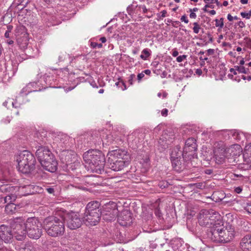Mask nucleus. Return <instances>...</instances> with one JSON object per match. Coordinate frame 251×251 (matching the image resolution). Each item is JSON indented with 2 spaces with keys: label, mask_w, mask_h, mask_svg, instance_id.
<instances>
[{
  "label": "nucleus",
  "mask_w": 251,
  "mask_h": 251,
  "mask_svg": "<svg viewBox=\"0 0 251 251\" xmlns=\"http://www.w3.org/2000/svg\"><path fill=\"white\" fill-rule=\"evenodd\" d=\"M231 177L232 178V179H235V177H239L241 179H243V176L241 174H233V175L231 176Z\"/></svg>",
  "instance_id": "obj_47"
},
{
  "label": "nucleus",
  "mask_w": 251,
  "mask_h": 251,
  "mask_svg": "<svg viewBox=\"0 0 251 251\" xmlns=\"http://www.w3.org/2000/svg\"><path fill=\"white\" fill-rule=\"evenodd\" d=\"M242 191V188L241 187H237L234 189V191L237 193L240 194Z\"/></svg>",
  "instance_id": "obj_52"
},
{
  "label": "nucleus",
  "mask_w": 251,
  "mask_h": 251,
  "mask_svg": "<svg viewBox=\"0 0 251 251\" xmlns=\"http://www.w3.org/2000/svg\"><path fill=\"white\" fill-rule=\"evenodd\" d=\"M18 251H36V250L32 243H27L20 247Z\"/></svg>",
  "instance_id": "obj_27"
},
{
  "label": "nucleus",
  "mask_w": 251,
  "mask_h": 251,
  "mask_svg": "<svg viewBox=\"0 0 251 251\" xmlns=\"http://www.w3.org/2000/svg\"><path fill=\"white\" fill-rule=\"evenodd\" d=\"M10 227L15 238L19 241H22L26 237L25 219L22 217H16L9 220Z\"/></svg>",
  "instance_id": "obj_6"
},
{
  "label": "nucleus",
  "mask_w": 251,
  "mask_h": 251,
  "mask_svg": "<svg viewBox=\"0 0 251 251\" xmlns=\"http://www.w3.org/2000/svg\"><path fill=\"white\" fill-rule=\"evenodd\" d=\"M175 138V135L171 131V129H166L163 131L161 137L158 142L159 144L162 146L163 149H166L168 147V145L173 142Z\"/></svg>",
  "instance_id": "obj_14"
},
{
  "label": "nucleus",
  "mask_w": 251,
  "mask_h": 251,
  "mask_svg": "<svg viewBox=\"0 0 251 251\" xmlns=\"http://www.w3.org/2000/svg\"><path fill=\"white\" fill-rule=\"evenodd\" d=\"M14 236L10 227L5 225L0 226V237L4 243H11Z\"/></svg>",
  "instance_id": "obj_11"
},
{
  "label": "nucleus",
  "mask_w": 251,
  "mask_h": 251,
  "mask_svg": "<svg viewBox=\"0 0 251 251\" xmlns=\"http://www.w3.org/2000/svg\"><path fill=\"white\" fill-rule=\"evenodd\" d=\"M215 25L216 27H219L222 28L224 26V19L221 18L219 20L216 19L215 20Z\"/></svg>",
  "instance_id": "obj_36"
},
{
  "label": "nucleus",
  "mask_w": 251,
  "mask_h": 251,
  "mask_svg": "<svg viewBox=\"0 0 251 251\" xmlns=\"http://www.w3.org/2000/svg\"><path fill=\"white\" fill-rule=\"evenodd\" d=\"M15 190V188L13 186L9 185H3L0 187V191L2 193H12Z\"/></svg>",
  "instance_id": "obj_28"
},
{
  "label": "nucleus",
  "mask_w": 251,
  "mask_h": 251,
  "mask_svg": "<svg viewBox=\"0 0 251 251\" xmlns=\"http://www.w3.org/2000/svg\"><path fill=\"white\" fill-rule=\"evenodd\" d=\"M7 198L8 197L0 198V207L3 206L5 203L7 202Z\"/></svg>",
  "instance_id": "obj_43"
},
{
  "label": "nucleus",
  "mask_w": 251,
  "mask_h": 251,
  "mask_svg": "<svg viewBox=\"0 0 251 251\" xmlns=\"http://www.w3.org/2000/svg\"><path fill=\"white\" fill-rule=\"evenodd\" d=\"M246 210L249 213L251 214V204L249 205L246 208Z\"/></svg>",
  "instance_id": "obj_60"
},
{
  "label": "nucleus",
  "mask_w": 251,
  "mask_h": 251,
  "mask_svg": "<svg viewBox=\"0 0 251 251\" xmlns=\"http://www.w3.org/2000/svg\"><path fill=\"white\" fill-rule=\"evenodd\" d=\"M114 140V139L113 137V136L110 134L106 135L105 137L103 136L102 140L103 144H105L106 145H108L112 143Z\"/></svg>",
  "instance_id": "obj_31"
},
{
  "label": "nucleus",
  "mask_w": 251,
  "mask_h": 251,
  "mask_svg": "<svg viewBox=\"0 0 251 251\" xmlns=\"http://www.w3.org/2000/svg\"><path fill=\"white\" fill-rule=\"evenodd\" d=\"M196 141L194 138H190L186 140L182 151L183 157L188 156L189 157L190 156H194L196 154L197 147Z\"/></svg>",
  "instance_id": "obj_10"
},
{
  "label": "nucleus",
  "mask_w": 251,
  "mask_h": 251,
  "mask_svg": "<svg viewBox=\"0 0 251 251\" xmlns=\"http://www.w3.org/2000/svg\"><path fill=\"white\" fill-rule=\"evenodd\" d=\"M36 155L40 164L54 157L50 150L44 146H41L38 148L36 151Z\"/></svg>",
  "instance_id": "obj_13"
},
{
  "label": "nucleus",
  "mask_w": 251,
  "mask_h": 251,
  "mask_svg": "<svg viewBox=\"0 0 251 251\" xmlns=\"http://www.w3.org/2000/svg\"><path fill=\"white\" fill-rule=\"evenodd\" d=\"M159 64V61H154L152 62L151 66H152L153 67L156 68L158 67Z\"/></svg>",
  "instance_id": "obj_53"
},
{
  "label": "nucleus",
  "mask_w": 251,
  "mask_h": 251,
  "mask_svg": "<svg viewBox=\"0 0 251 251\" xmlns=\"http://www.w3.org/2000/svg\"><path fill=\"white\" fill-rule=\"evenodd\" d=\"M135 75L134 74H131L128 78V82L129 85H131L133 84V79L135 78Z\"/></svg>",
  "instance_id": "obj_45"
},
{
  "label": "nucleus",
  "mask_w": 251,
  "mask_h": 251,
  "mask_svg": "<svg viewBox=\"0 0 251 251\" xmlns=\"http://www.w3.org/2000/svg\"><path fill=\"white\" fill-rule=\"evenodd\" d=\"M203 1L206 4L216 3L218 4V0H203Z\"/></svg>",
  "instance_id": "obj_46"
},
{
  "label": "nucleus",
  "mask_w": 251,
  "mask_h": 251,
  "mask_svg": "<svg viewBox=\"0 0 251 251\" xmlns=\"http://www.w3.org/2000/svg\"><path fill=\"white\" fill-rule=\"evenodd\" d=\"M31 91H32L31 90L28 89V86L25 87L24 88H23L22 89V90L20 92V93L19 94V98H20V97H24V96H26Z\"/></svg>",
  "instance_id": "obj_34"
},
{
  "label": "nucleus",
  "mask_w": 251,
  "mask_h": 251,
  "mask_svg": "<svg viewBox=\"0 0 251 251\" xmlns=\"http://www.w3.org/2000/svg\"><path fill=\"white\" fill-rule=\"evenodd\" d=\"M69 137L63 133H59L55 137L54 141L60 147H63L64 145H66L68 143Z\"/></svg>",
  "instance_id": "obj_25"
},
{
  "label": "nucleus",
  "mask_w": 251,
  "mask_h": 251,
  "mask_svg": "<svg viewBox=\"0 0 251 251\" xmlns=\"http://www.w3.org/2000/svg\"><path fill=\"white\" fill-rule=\"evenodd\" d=\"M240 247L243 251H251V234H247L241 240Z\"/></svg>",
  "instance_id": "obj_24"
},
{
  "label": "nucleus",
  "mask_w": 251,
  "mask_h": 251,
  "mask_svg": "<svg viewBox=\"0 0 251 251\" xmlns=\"http://www.w3.org/2000/svg\"><path fill=\"white\" fill-rule=\"evenodd\" d=\"M212 238L217 242H227L229 240L226 237V230L224 227H216L212 231Z\"/></svg>",
  "instance_id": "obj_16"
},
{
  "label": "nucleus",
  "mask_w": 251,
  "mask_h": 251,
  "mask_svg": "<svg viewBox=\"0 0 251 251\" xmlns=\"http://www.w3.org/2000/svg\"><path fill=\"white\" fill-rule=\"evenodd\" d=\"M168 110L166 108L163 109L161 111V115L162 116L166 117L168 115Z\"/></svg>",
  "instance_id": "obj_49"
},
{
  "label": "nucleus",
  "mask_w": 251,
  "mask_h": 251,
  "mask_svg": "<svg viewBox=\"0 0 251 251\" xmlns=\"http://www.w3.org/2000/svg\"><path fill=\"white\" fill-rule=\"evenodd\" d=\"M101 214L95 212H85L83 217V221L87 226H94L97 225L100 221Z\"/></svg>",
  "instance_id": "obj_12"
},
{
  "label": "nucleus",
  "mask_w": 251,
  "mask_h": 251,
  "mask_svg": "<svg viewBox=\"0 0 251 251\" xmlns=\"http://www.w3.org/2000/svg\"><path fill=\"white\" fill-rule=\"evenodd\" d=\"M79 166L80 161L77 159L75 160V161H73L72 163H70L69 165H67L66 167H67L68 170H71L73 171L76 169L78 167H79Z\"/></svg>",
  "instance_id": "obj_30"
},
{
  "label": "nucleus",
  "mask_w": 251,
  "mask_h": 251,
  "mask_svg": "<svg viewBox=\"0 0 251 251\" xmlns=\"http://www.w3.org/2000/svg\"><path fill=\"white\" fill-rule=\"evenodd\" d=\"M100 203L97 201L89 202L86 206L85 212H95L98 214H101L100 208Z\"/></svg>",
  "instance_id": "obj_23"
},
{
  "label": "nucleus",
  "mask_w": 251,
  "mask_h": 251,
  "mask_svg": "<svg viewBox=\"0 0 251 251\" xmlns=\"http://www.w3.org/2000/svg\"><path fill=\"white\" fill-rule=\"evenodd\" d=\"M90 47H91V48H93V49H96V48L100 49L102 47V45L101 43L98 44L96 42H91L90 43Z\"/></svg>",
  "instance_id": "obj_39"
},
{
  "label": "nucleus",
  "mask_w": 251,
  "mask_h": 251,
  "mask_svg": "<svg viewBox=\"0 0 251 251\" xmlns=\"http://www.w3.org/2000/svg\"><path fill=\"white\" fill-rule=\"evenodd\" d=\"M196 74H197L198 75H201L202 73V70L200 69H197L196 71Z\"/></svg>",
  "instance_id": "obj_62"
},
{
  "label": "nucleus",
  "mask_w": 251,
  "mask_h": 251,
  "mask_svg": "<svg viewBox=\"0 0 251 251\" xmlns=\"http://www.w3.org/2000/svg\"><path fill=\"white\" fill-rule=\"evenodd\" d=\"M5 197H8V198H7V202L9 201V203H12L11 201H15L16 199V197L14 195H12V193L8 194Z\"/></svg>",
  "instance_id": "obj_40"
},
{
  "label": "nucleus",
  "mask_w": 251,
  "mask_h": 251,
  "mask_svg": "<svg viewBox=\"0 0 251 251\" xmlns=\"http://www.w3.org/2000/svg\"><path fill=\"white\" fill-rule=\"evenodd\" d=\"M241 15L243 18H245L247 19H250L251 16V11H250L249 13L241 12Z\"/></svg>",
  "instance_id": "obj_42"
},
{
  "label": "nucleus",
  "mask_w": 251,
  "mask_h": 251,
  "mask_svg": "<svg viewBox=\"0 0 251 251\" xmlns=\"http://www.w3.org/2000/svg\"><path fill=\"white\" fill-rule=\"evenodd\" d=\"M57 162L55 157L46 160L41 164L44 169L50 172H54L57 168Z\"/></svg>",
  "instance_id": "obj_22"
},
{
  "label": "nucleus",
  "mask_w": 251,
  "mask_h": 251,
  "mask_svg": "<svg viewBox=\"0 0 251 251\" xmlns=\"http://www.w3.org/2000/svg\"><path fill=\"white\" fill-rule=\"evenodd\" d=\"M178 55V52L176 50H175L173 51L172 55L174 57H176Z\"/></svg>",
  "instance_id": "obj_64"
},
{
  "label": "nucleus",
  "mask_w": 251,
  "mask_h": 251,
  "mask_svg": "<svg viewBox=\"0 0 251 251\" xmlns=\"http://www.w3.org/2000/svg\"><path fill=\"white\" fill-rule=\"evenodd\" d=\"M77 159L76 154L72 151L63 150L60 154L61 161L66 166Z\"/></svg>",
  "instance_id": "obj_15"
},
{
  "label": "nucleus",
  "mask_w": 251,
  "mask_h": 251,
  "mask_svg": "<svg viewBox=\"0 0 251 251\" xmlns=\"http://www.w3.org/2000/svg\"><path fill=\"white\" fill-rule=\"evenodd\" d=\"M115 85L118 87H121L122 90H125L126 89V85L123 80L116 82Z\"/></svg>",
  "instance_id": "obj_38"
},
{
  "label": "nucleus",
  "mask_w": 251,
  "mask_h": 251,
  "mask_svg": "<svg viewBox=\"0 0 251 251\" xmlns=\"http://www.w3.org/2000/svg\"><path fill=\"white\" fill-rule=\"evenodd\" d=\"M45 189L49 194H53L54 192V189L53 187L46 188Z\"/></svg>",
  "instance_id": "obj_50"
},
{
  "label": "nucleus",
  "mask_w": 251,
  "mask_h": 251,
  "mask_svg": "<svg viewBox=\"0 0 251 251\" xmlns=\"http://www.w3.org/2000/svg\"><path fill=\"white\" fill-rule=\"evenodd\" d=\"M107 155V165L113 171H120L129 164L130 156L126 150H113L109 151Z\"/></svg>",
  "instance_id": "obj_1"
},
{
  "label": "nucleus",
  "mask_w": 251,
  "mask_h": 251,
  "mask_svg": "<svg viewBox=\"0 0 251 251\" xmlns=\"http://www.w3.org/2000/svg\"><path fill=\"white\" fill-rule=\"evenodd\" d=\"M144 133L142 129H136L127 136V140L129 143L136 145L140 140L144 139Z\"/></svg>",
  "instance_id": "obj_17"
},
{
  "label": "nucleus",
  "mask_w": 251,
  "mask_h": 251,
  "mask_svg": "<svg viewBox=\"0 0 251 251\" xmlns=\"http://www.w3.org/2000/svg\"><path fill=\"white\" fill-rule=\"evenodd\" d=\"M83 159L93 172L101 174L104 172L105 157L99 150H89L83 154Z\"/></svg>",
  "instance_id": "obj_3"
},
{
  "label": "nucleus",
  "mask_w": 251,
  "mask_h": 251,
  "mask_svg": "<svg viewBox=\"0 0 251 251\" xmlns=\"http://www.w3.org/2000/svg\"><path fill=\"white\" fill-rule=\"evenodd\" d=\"M132 5H131L130 6H128L127 8V11L129 14H131L132 13Z\"/></svg>",
  "instance_id": "obj_57"
},
{
  "label": "nucleus",
  "mask_w": 251,
  "mask_h": 251,
  "mask_svg": "<svg viewBox=\"0 0 251 251\" xmlns=\"http://www.w3.org/2000/svg\"><path fill=\"white\" fill-rule=\"evenodd\" d=\"M242 78L244 80L247 79L248 81H250V80H251V76L249 75V76H246L245 75H242Z\"/></svg>",
  "instance_id": "obj_58"
},
{
  "label": "nucleus",
  "mask_w": 251,
  "mask_h": 251,
  "mask_svg": "<svg viewBox=\"0 0 251 251\" xmlns=\"http://www.w3.org/2000/svg\"><path fill=\"white\" fill-rule=\"evenodd\" d=\"M118 221L122 226L129 225L131 223V213L128 210L122 211L118 216Z\"/></svg>",
  "instance_id": "obj_19"
},
{
  "label": "nucleus",
  "mask_w": 251,
  "mask_h": 251,
  "mask_svg": "<svg viewBox=\"0 0 251 251\" xmlns=\"http://www.w3.org/2000/svg\"><path fill=\"white\" fill-rule=\"evenodd\" d=\"M180 20L182 22H184L185 23L187 24L189 22V20L187 17L184 15L180 18Z\"/></svg>",
  "instance_id": "obj_48"
},
{
  "label": "nucleus",
  "mask_w": 251,
  "mask_h": 251,
  "mask_svg": "<svg viewBox=\"0 0 251 251\" xmlns=\"http://www.w3.org/2000/svg\"><path fill=\"white\" fill-rule=\"evenodd\" d=\"M145 75H144V72H142L141 73H139L138 75H137V79L139 81H140L142 78H143L144 77Z\"/></svg>",
  "instance_id": "obj_51"
},
{
  "label": "nucleus",
  "mask_w": 251,
  "mask_h": 251,
  "mask_svg": "<svg viewBox=\"0 0 251 251\" xmlns=\"http://www.w3.org/2000/svg\"><path fill=\"white\" fill-rule=\"evenodd\" d=\"M190 17L191 18L195 19L197 17V15L195 12H191L190 14Z\"/></svg>",
  "instance_id": "obj_59"
},
{
  "label": "nucleus",
  "mask_w": 251,
  "mask_h": 251,
  "mask_svg": "<svg viewBox=\"0 0 251 251\" xmlns=\"http://www.w3.org/2000/svg\"><path fill=\"white\" fill-rule=\"evenodd\" d=\"M18 170L23 174H28L34 168L36 160L34 155L27 151L21 152L16 157Z\"/></svg>",
  "instance_id": "obj_4"
},
{
  "label": "nucleus",
  "mask_w": 251,
  "mask_h": 251,
  "mask_svg": "<svg viewBox=\"0 0 251 251\" xmlns=\"http://www.w3.org/2000/svg\"><path fill=\"white\" fill-rule=\"evenodd\" d=\"M118 210L117 204L113 202L104 205L101 211L103 220L109 222L115 219L118 215Z\"/></svg>",
  "instance_id": "obj_9"
},
{
  "label": "nucleus",
  "mask_w": 251,
  "mask_h": 251,
  "mask_svg": "<svg viewBox=\"0 0 251 251\" xmlns=\"http://www.w3.org/2000/svg\"><path fill=\"white\" fill-rule=\"evenodd\" d=\"M5 211L7 214H12L17 211V207L13 203H8L5 206Z\"/></svg>",
  "instance_id": "obj_26"
},
{
  "label": "nucleus",
  "mask_w": 251,
  "mask_h": 251,
  "mask_svg": "<svg viewBox=\"0 0 251 251\" xmlns=\"http://www.w3.org/2000/svg\"><path fill=\"white\" fill-rule=\"evenodd\" d=\"M237 25H238L239 26V27H241V28H243V27H244L245 26V23H244L243 22L241 21H239V22L237 23Z\"/></svg>",
  "instance_id": "obj_54"
},
{
  "label": "nucleus",
  "mask_w": 251,
  "mask_h": 251,
  "mask_svg": "<svg viewBox=\"0 0 251 251\" xmlns=\"http://www.w3.org/2000/svg\"><path fill=\"white\" fill-rule=\"evenodd\" d=\"M243 157L248 158V161L251 162V144L245 147Z\"/></svg>",
  "instance_id": "obj_29"
},
{
  "label": "nucleus",
  "mask_w": 251,
  "mask_h": 251,
  "mask_svg": "<svg viewBox=\"0 0 251 251\" xmlns=\"http://www.w3.org/2000/svg\"><path fill=\"white\" fill-rule=\"evenodd\" d=\"M226 230H227V235L228 236H230V239H231L232 237H233V232H234V228L232 226H229V230L227 228H226Z\"/></svg>",
  "instance_id": "obj_41"
},
{
  "label": "nucleus",
  "mask_w": 251,
  "mask_h": 251,
  "mask_svg": "<svg viewBox=\"0 0 251 251\" xmlns=\"http://www.w3.org/2000/svg\"><path fill=\"white\" fill-rule=\"evenodd\" d=\"M170 184L166 180H162L158 183V186L161 189L167 188Z\"/></svg>",
  "instance_id": "obj_35"
},
{
  "label": "nucleus",
  "mask_w": 251,
  "mask_h": 251,
  "mask_svg": "<svg viewBox=\"0 0 251 251\" xmlns=\"http://www.w3.org/2000/svg\"><path fill=\"white\" fill-rule=\"evenodd\" d=\"M63 217L67 226L71 230L79 228L83 223V218L80 217L79 214L77 212H71L66 214Z\"/></svg>",
  "instance_id": "obj_8"
},
{
  "label": "nucleus",
  "mask_w": 251,
  "mask_h": 251,
  "mask_svg": "<svg viewBox=\"0 0 251 251\" xmlns=\"http://www.w3.org/2000/svg\"><path fill=\"white\" fill-rule=\"evenodd\" d=\"M229 158L239 156L242 151L241 146L237 144L233 145L229 148H225Z\"/></svg>",
  "instance_id": "obj_20"
},
{
  "label": "nucleus",
  "mask_w": 251,
  "mask_h": 251,
  "mask_svg": "<svg viewBox=\"0 0 251 251\" xmlns=\"http://www.w3.org/2000/svg\"><path fill=\"white\" fill-rule=\"evenodd\" d=\"M194 27L193 28V31L195 33L198 34L199 31L200 29H201V27L200 25H199V24L197 22H195L193 23Z\"/></svg>",
  "instance_id": "obj_37"
},
{
  "label": "nucleus",
  "mask_w": 251,
  "mask_h": 251,
  "mask_svg": "<svg viewBox=\"0 0 251 251\" xmlns=\"http://www.w3.org/2000/svg\"><path fill=\"white\" fill-rule=\"evenodd\" d=\"M139 7H141V8H142L143 12L144 13H146L148 12V10L147 9V8L145 6V5L139 6Z\"/></svg>",
  "instance_id": "obj_56"
},
{
  "label": "nucleus",
  "mask_w": 251,
  "mask_h": 251,
  "mask_svg": "<svg viewBox=\"0 0 251 251\" xmlns=\"http://www.w3.org/2000/svg\"><path fill=\"white\" fill-rule=\"evenodd\" d=\"M186 55H180L177 57L176 60L178 62H181L187 58Z\"/></svg>",
  "instance_id": "obj_44"
},
{
  "label": "nucleus",
  "mask_w": 251,
  "mask_h": 251,
  "mask_svg": "<svg viewBox=\"0 0 251 251\" xmlns=\"http://www.w3.org/2000/svg\"><path fill=\"white\" fill-rule=\"evenodd\" d=\"M178 154H176V151H173L171 154V160L173 167L175 170L177 171L180 172L183 169V166L181 161L180 154H182L181 151L177 153Z\"/></svg>",
  "instance_id": "obj_18"
},
{
  "label": "nucleus",
  "mask_w": 251,
  "mask_h": 251,
  "mask_svg": "<svg viewBox=\"0 0 251 251\" xmlns=\"http://www.w3.org/2000/svg\"><path fill=\"white\" fill-rule=\"evenodd\" d=\"M161 17H162L163 18H164L166 16L167 14V11L165 10H164L161 12Z\"/></svg>",
  "instance_id": "obj_61"
},
{
  "label": "nucleus",
  "mask_w": 251,
  "mask_h": 251,
  "mask_svg": "<svg viewBox=\"0 0 251 251\" xmlns=\"http://www.w3.org/2000/svg\"><path fill=\"white\" fill-rule=\"evenodd\" d=\"M43 226L35 217L28 218L25 223L26 234L31 239H38L43 233Z\"/></svg>",
  "instance_id": "obj_5"
},
{
  "label": "nucleus",
  "mask_w": 251,
  "mask_h": 251,
  "mask_svg": "<svg viewBox=\"0 0 251 251\" xmlns=\"http://www.w3.org/2000/svg\"><path fill=\"white\" fill-rule=\"evenodd\" d=\"M43 227L47 234L53 237L63 235L65 232L63 216H50L43 221Z\"/></svg>",
  "instance_id": "obj_2"
},
{
  "label": "nucleus",
  "mask_w": 251,
  "mask_h": 251,
  "mask_svg": "<svg viewBox=\"0 0 251 251\" xmlns=\"http://www.w3.org/2000/svg\"><path fill=\"white\" fill-rule=\"evenodd\" d=\"M218 213L213 210L202 209L199 214L198 222L201 226L211 227L215 225Z\"/></svg>",
  "instance_id": "obj_7"
},
{
  "label": "nucleus",
  "mask_w": 251,
  "mask_h": 251,
  "mask_svg": "<svg viewBox=\"0 0 251 251\" xmlns=\"http://www.w3.org/2000/svg\"><path fill=\"white\" fill-rule=\"evenodd\" d=\"M215 157L216 163L219 164L224 163L226 159H229L224 148H219L215 150Z\"/></svg>",
  "instance_id": "obj_21"
},
{
  "label": "nucleus",
  "mask_w": 251,
  "mask_h": 251,
  "mask_svg": "<svg viewBox=\"0 0 251 251\" xmlns=\"http://www.w3.org/2000/svg\"><path fill=\"white\" fill-rule=\"evenodd\" d=\"M151 51L149 49H145L142 51V54L140 55V58L143 60H146L147 58L151 55Z\"/></svg>",
  "instance_id": "obj_32"
},
{
  "label": "nucleus",
  "mask_w": 251,
  "mask_h": 251,
  "mask_svg": "<svg viewBox=\"0 0 251 251\" xmlns=\"http://www.w3.org/2000/svg\"><path fill=\"white\" fill-rule=\"evenodd\" d=\"M179 21H173L172 22V25L174 27H177V25H178L179 24Z\"/></svg>",
  "instance_id": "obj_63"
},
{
  "label": "nucleus",
  "mask_w": 251,
  "mask_h": 251,
  "mask_svg": "<svg viewBox=\"0 0 251 251\" xmlns=\"http://www.w3.org/2000/svg\"><path fill=\"white\" fill-rule=\"evenodd\" d=\"M234 68L239 73L247 74L249 73V69H246L244 66H235Z\"/></svg>",
  "instance_id": "obj_33"
},
{
  "label": "nucleus",
  "mask_w": 251,
  "mask_h": 251,
  "mask_svg": "<svg viewBox=\"0 0 251 251\" xmlns=\"http://www.w3.org/2000/svg\"><path fill=\"white\" fill-rule=\"evenodd\" d=\"M0 251H9V250L3 245L0 247Z\"/></svg>",
  "instance_id": "obj_55"
}]
</instances>
